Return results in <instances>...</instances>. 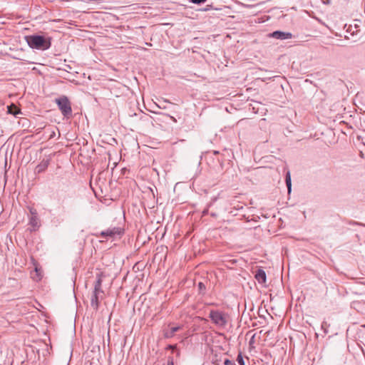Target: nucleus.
<instances>
[{"instance_id":"obj_1","label":"nucleus","mask_w":365,"mask_h":365,"mask_svg":"<svg viewBox=\"0 0 365 365\" xmlns=\"http://www.w3.org/2000/svg\"><path fill=\"white\" fill-rule=\"evenodd\" d=\"M26 40L29 47L33 49L45 51L51 46V38L40 35L27 36Z\"/></svg>"},{"instance_id":"obj_2","label":"nucleus","mask_w":365,"mask_h":365,"mask_svg":"<svg viewBox=\"0 0 365 365\" xmlns=\"http://www.w3.org/2000/svg\"><path fill=\"white\" fill-rule=\"evenodd\" d=\"M55 101L64 117L68 118L71 115L72 109L71 103L66 96L56 98Z\"/></svg>"},{"instance_id":"obj_3","label":"nucleus","mask_w":365,"mask_h":365,"mask_svg":"<svg viewBox=\"0 0 365 365\" xmlns=\"http://www.w3.org/2000/svg\"><path fill=\"white\" fill-rule=\"evenodd\" d=\"M209 317L212 323L219 327H224L227 324L226 316L224 312L219 310H211Z\"/></svg>"},{"instance_id":"obj_4","label":"nucleus","mask_w":365,"mask_h":365,"mask_svg":"<svg viewBox=\"0 0 365 365\" xmlns=\"http://www.w3.org/2000/svg\"><path fill=\"white\" fill-rule=\"evenodd\" d=\"M123 233V230L120 227H110L106 230L102 231L99 236L101 237H114L115 235H121Z\"/></svg>"},{"instance_id":"obj_5","label":"nucleus","mask_w":365,"mask_h":365,"mask_svg":"<svg viewBox=\"0 0 365 365\" xmlns=\"http://www.w3.org/2000/svg\"><path fill=\"white\" fill-rule=\"evenodd\" d=\"M49 163H50V158H43L39 163V164H38L37 166L36 167L35 173H41L44 172L47 169Z\"/></svg>"},{"instance_id":"obj_6","label":"nucleus","mask_w":365,"mask_h":365,"mask_svg":"<svg viewBox=\"0 0 365 365\" xmlns=\"http://www.w3.org/2000/svg\"><path fill=\"white\" fill-rule=\"evenodd\" d=\"M271 36L273 38H275L277 39H282V40L288 39L292 37V34L290 33H286V32H282V31H274L271 34Z\"/></svg>"},{"instance_id":"obj_7","label":"nucleus","mask_w":365,"mask_h":365,"mask_svg":"<svg viewBox=\"0 0 365 365\" xmlns=\"http://www.w3.org/2000/svg\"><path fill=\"white\" fill-rule=\"evenodd\" d=\"M255 277L259 284H264L266 282L267 276L265 272L263 269H257Z\"/></svg>"},{"instance_id":"obj_8","label":"nucleus","mask_w":365,"mask_h":365,"mask_svg":"<svg viewBox=\"0 0 365 365\" xmlns=\"http://www.w3.org/2000/svg\"><path fill=\"white\" fill-rule=\"evenodd\" d=\"M30 212L31 215L29 220L30 225L34 228L38 227L39 220L36 211L35 210H31Z\"/></svg>"},{"instance_id":"obj_9","label":"nucleus","mask_w":365,"mask_h":365,"mask_svg":"<svg viewBox=\"0 0 365 365\" xmlns=\"http://www.w3.org/2000/svg\"><path fill=\"white\" fill-rule=\"evenodd\" d=\"M103 293V292H96V290L94 289L93 296L91 299V306L95 309H98V305H99V300H98V296L100 294Z\"/></svg>"},{"instance_id":"obj_10","label":"nucleus","mask_w":365,"mask_h":365,"mask_svg":"<svg viewBox=\"0 0 365 365\" xmlns=\"http://www.w3.org/2000/svg\"><path fill=\"white\" fill-rule=\"evenodd\" d=\"M8 112L10 114H12L14 115H16L21 111H20V109H19L15 105L12 104L11 106H8Z\"/></svg>"},{"instance_id":"obj_11","label":"nucleus","mask_w":365,"mask_h":365,"mask_svg":"<svg viewBox=\"0 0 365 365\" xmlns=\"http://www.w3.org/2000/svg\"><path fill=\"white\" fill-rule=\"evenodd\" d=\"M285 182L288 189V192L289 193L292 189L291 175L289 172H287L286 174Z\"/></svg>"},{"instance_id":"obj_12","label":"nucleus","mask_w":365,"mask_h":365,"mask_svg":"<svg viewBox=\"0 0 365 365\" xmlns=\"http://www.w3.org/2000/svg\"><path fill=\"white\" fill-rule=\"evenodd\" d=\"M101 279L98 278L97 281L95 283L94 289L96 290V292H103L101 289Z\"/></svg>"},{"instance_id":"obj_13","label":"nucleus","mask_w":365,"mask_h":365,"mask_svg":"<svg viewBox=\"0 0 365 365\" xmlns=\"http://www.w3.org/2000/svg\"><path fill=\"white\" fill-rule=\"evenodd\" d=\"M237 361L239 365H245L242 354L240 353L237 356Z\"/></svg>"},{"instance_id":"obj_14","label":"nucleus","mask_w":365,"mask_h":365,"mask_svg":"<svg viewBox=\"0 0 365 365\" xmlns=\"http://www.w3.org/2000/svg\"><path fill=\"white\" fill-rule=\"evenodd\" d=\"M174 336V334L170 330L165 331L164 336L165 338H171Z\"/></svg>"},{"instance_id":"obj_15","label":"nucleus","mask_w":365,"mask_h":365,"mask_svg":"<svg viewBox=\"0 0 365 365\" xmlns=\"http://www.w3.org/2000/svg\"><path fill=\"white\" fill-rule=\"evenodd\" d=\"M181 329V327L177 326V327H173L170 328V331L175 334V332Z\"/></svg>"},{"instance_id":"obj_16","label":"nucleus","mask_w":365,"mask_h":365,"mask_svg":"<svg viewBox=\"0 0 365 365\" xmlns=\"http://www.w3.org/2000/svg\"><path fill=\"white\" fill-rule=\"evenodd\" d=\"M207 0H190V1L193 4H200L205 3Z\"/></svg>"},{"instance_id":"obj_17","label":"nucleus","mask_w":365,"mask_h":365,"mask_svg":"<svg viewBox=\"0 0 365 365\" xmlns=\"http://www.w3.org/2000/svg\"><path fill=\"white\" fill-rule=\"evenodd\" d=\"M224 364L225 365H232V361H230V359H226L225 361H224Z\"/></svg>"},{"instance_id":"obj_18","label":"nucleus","mask_w":365,"mask_h":365,"mask_svg":"<svg viewBox=\"0 0 365 365\" xmlns=\"http://www.w3.org/2000/svg\"><path fill=\"white\" fill-rule=\"evenodd\" d=\"M167 365H174L173 359L172 357L168 358Z\"/></svg>"},{"instance_id":"obj_19","label":"nucleus","mask_w":365,"mask_h":365,"mask_svg":"<svg viewBox=\"0 0 365 365\" xmlns=\"http://www.w3.org/2000/svg\"><path fill=\"white\" fill-rule=\"evenodd\" d=\"M207 212H208V210H205L202 212V214L205 215H206Z\"/></svg>"},{"instance_id":"obj_20","label":"nucleus","mask_w":365,"mask_h":365,"mask_svg":"<svg viewBox=\"0 0 365 365\" xmlns=\"http://www.w3.org/2000/svg\"><path fill=\"white\" fill-rule=\"evenodd\" d=\"M199 287H202V283L200 282V283H199Z\"/></svg>"},{"instance_id":"obj_21","label":"nucleus","mask_w":365,"mask_h":365,"mask_svg":"<svg viewBox=\"0 0 365 365\" xmlns=\"http://www.w3.org/2000/svg\"><path fill=\"white\" fill-rule=\"evenodd\" d=\"M201 320H203V321H207L206 319H204V318H200Z\"/></svg>"},{"instance_id":"obj_22","label":"nucleus","mask_w":365,"mask_h":365,"mask_svg":"<svg viewBox=\"0 0 365 365\" xmlns=\"http://www.w3.org/2000/svg\"><path fill=\"white\" fill-rule=\"evenodd\" d=\"M212 216L215 217V213H212L211 214Z\"/></svg>"},{"instance_id":"obj_23","label":"nucleus","mask_w":365,"mask_h":365,"mask_svg":"<svg viewBox=\"0 0 365 365\" xmlns=\"http://www.w3.org/2000/svg\"><path fill=\"white\" fill-rule=\"evenodd\" d=\"M215 154H217L218 153V151H215L214 152Z\"/></svg>"},{"instance_id":"obj_24","label":"nucleus","mask_w":365,"mask_h":365,"mask_svg":"<svg viewBox=\"0 0 365 365\" xmlns=\"http://www.w3.org/2000/svg\"><path fill=\"white\" fill-rule=\"evenodd\" d=\"M324 324H325V322H323V324H322V328L324 327Z\"/></svg>"},{"instance_id":"obj_25","label":"nucleus","mask_w":365,"mask_h":365,"mask_svg":"<svg viewBox=\"0 0 365 365\" xmlns=\"http://www.w3.org/2000/svg\"><path fill=\"white\" fill-rule=\"evenodd\" d=\"M324 324H325V322H323V324H322V328L324 327Z\"/></svg>"}]
</instances>
